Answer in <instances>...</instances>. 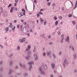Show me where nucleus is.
Segmentation results:
<instances>
[{"label": "nucleus", "instance_id": "9d476101", "mask_svg": "<svg viewBox=\"0 0 77 77\" xmlns=\"http://www.w3.org/2000/svg\"><path fill=\"white\" fill-rule=\"evenodd\" d=\"M26 59L28 60V59H29V58L30 57V56H26L25 57Z\"/></svg>", "mask_w": 77, "mask_h": 77}, {"label": "nucleus", "instance_id": "5701e85b", "mask_svg": "<svg viewBox=\"0 0 77 77\" xmlns=\"http://www.w3.org/2000/svg\"><path fill=\"white\" fill-rule=\"evenodd\" d=\"M10 25H11V26H9V27H11V28H12V26H13L12 25V23H10Z\"/></svg>", "mask_w": 77, "mask_h": 77}, {"label": "nucleus", "instance_id": "6e6d98bb", "mask_svg": "<svg viewBox=\"0 0 77 77\" xmlns=\"http://www.w3.org/2000/svg\"><path fill=\"white\" fill-rule=\"evenodd\" d=\"M19 27H20V26H19V25H17V28H18H18H19Z\"/></svg>", "mask_w": 77, "mask_h": 77}, {"label": "nucleus", "instance_id": "4be33fe9", "mask_svg": "<svg viewBox=\"0 0 77 77\" xmlns=\"http://www.w3.org/2000/svg\"><path fill=\"white\" fill-rule=\"evenodd\" d=\"M40 20H41V22L43 23V22L44 21V20L42 19V18H40Z\"/></svg>", "mask_w": 77, "mask_h": 77}, {"label": "nucleus", "instance_id": "864d4df0", "mask_svg": "<svg viewBox=\"0 0 77 77\" xmlns=\"http://www.w3.org/2000/svg\"><path fill=\"white\" fill-rule=\"evenodd\" d=\"M11 5H12V4H10L8 6V8H9L10 6H11Z\"/></svg>", "mask_w": 77, "mask_h": 77}, {"label": "nucleus", "instance_id": "69168bd1", "mask_svg": "<svg viewBox=\"0 0 77 77\" xmlns=\"http://www.w3.org/2000/svg\"><path fill=\"white\" fill-rule=\"evenodd\" d=\"M24 24L25 25H26V22H25Z\"/></svg>", "mask_w": 77, "mask_h": 77}, {"label": "nucleus", "instance_id": "4d7b16f0", "mask_svg": "<svg viewBox=\"0 0 77 77\" xmlns=\"http://www.w3.org/2000/svg\"><path fill=\"white\" fill-rule=\"evenodd\" d=\"M64 36V35L63 34V35H61V37H63V36Z\"/></svg>", "mask_w": 77, "mask_h": 77}, {"label": "nucleus", "instance_id": "13d9d810", "mask_svg": "<svg viewBox=\"0 0 77 77\" xmlns=\"http://www.w3.org/2000/svg\"><path fill=\"white\" fill-rule=\"evenodd\" d=\"M70 2L71 3V4H72V6H73V4H72V2H71V1H70Z\"/></svg>", "mask_w": 77, "mask_h": 77}, {"label": "nucleus", "instance_id": "412c9836", "mask_svg": "<svg viewBox=\"0 0 77 77\" xmlns=\"http://www.w3.org/2000/svg\"><path fill=\"white\" fill-rule=\"evenodd\" d=\"M55 26H57V24H58V21H57L55 22Z\"/></svg>", "mask_w": 77, "mask_h": 77}, {"label": "nucleus", "instance_id": "a211bd4d", "mask_svg": "<svg viewBox=\"0 0 77 77\" xmlns=\"http://www.w3.org/2000/svg\"><path fill=\"white\" fill-rule=\"evenodd\" d=\"M13 7H12L11 8V10L10 11V12L11 13H12V12H13Z\"/></svg>", "mask_w": 77, "mask_h": 77}, {"label": "nucleus", "instance_id": "de8ad7c7", "mask_svg": "<svg viewBox=\"0 0 77 77\" xmlns=\"http://www.w3.org/2000/svg\"><path fill=\"white\" fill-rule=\"evenodd\" d=\"M50 45H52L53 44V42H50L49 43Z\"/></svg>", "mask_w": 77, "mask_h": 77}, {"label": "nucleus", "instance_id": "58836bf2", "mask_svg": "<svg viewBox=\"0 0 77 77\" xmlns=\"http://www.w3.org/2000/svg\"><path fill=\"white\" fill-rule=\"evenodd\" d=\"M34 2L35 3H36V4L37 3V1H36V0H35L34 1Z\"/></svg>", "mask_w": 77, "mask_h": 77}, {"label": "nucleus", "instance_id": "ddd939ff", "mask_svg": "<svg viewBox=\"0 0 77 77\" xmlns=\"http://www.w3.org/2000/svg\"><path fill=\"white\" fill-rule=\"evenodd\" d=\"M69 36H67L66 40V41L67 42H69Z\"/></svg>", "mask_w": 77, "mask_h": 77}, {"label": "nucleus", "instance_id": "338daca9", "mask_svg": "<svg viewBox=\"0 0 77 77\" xmlns=\"http://www.w3.org/2000/svg\"><path fill=\"white\" fill-rule=\"evenodd\" d=\"M58 77H62V75H60L59 76H58Z\"/></svg>", "mask_w": 77, "mask_h": 77}, {"label": "nucleus", "instance_id": "a18cd8bd", "mask_svg": "<svg viewBox=\"0 0 77 77\" xmlns=\"http://www.w3.org/2000/svg\"><path fill=\"white\" fill-rule=\"evenodd\" d=\"M2 63H3V61H1L0 62V65H2Z\"/></svg>", "mask_w": 77, "mask_h": 77}, {"label": "nucleus", "instance_id": "f8f14e48", "mask_svg": "<svg viewBox=\"0 0 77 77\" xmlns=\"http://www.w3.org/2000/svg\"><path fill=\"white\" fill-rule=\"evenodd\" d=\"M12 72H13V70L11 69H9V74L10 75L11 74V73H12Z\"/></svg>", "mask_w": 77, "mask_h": 77}, {"label": "nucleus", "instance_id": "f704fd0d", "mask_svg": "<svg viewBox=\"0 0 77 77\" xmlns=\"http://www.w3.org/2000/svg\"><path fill=\"white\" fill-rule=\"evenodd\" d=\"M15 2H16V3H18V0H15Z\"/></svg>", "mask_w": 77, "mask_h": 77}, {"label": "nucleus", "instance_id": "c03bdc74", "mask_svg": "<svg viewBox=\"0 0 77 77\" xmlns=\"http://www.w3.org/2000/svg\"><path fill=\"white\" fill-rule=\"evenodd\" d=\"M59 19H60V20H61V19H62V17L61 16H60L59 17Z\"/></svg>", "mask_w": 77, "mask_h": 77}, {"label": "nucleus", "instance_id": "2eb2a0df", "mask_svg": "<svg viewBox=\"0 0 77 77\" xmlns=\"http://www.w3.org/2000/svg\"><path fill=\"white\" fill-rule=\"evenodd\" d=\"M44 68L45 69H47L48 68H47V65L46 64H45L44 66Z\"/></svg>", "mask_w": 77, "mask_h": 77}, {"label": "nucleus", "instance_id": "1a4fd4ad", "mask_svg": "<svg viewBox=\"0 0 77 77\" xmlns=\"http://www.w3.org/2000/svg\"><path fill=\"white\" fill-rule=\"evenodd\" d=\"M18 16L19 17H21V16H23V13L21 12L20 13Z\"/></svg>", "mask_w": 77, "mask_h": 77}, {"label": "nucleus", "instance_id": "a878e982", "mask_svg": "<svg viewBox=\"0 0 77 77\" xmlns=\"http://www.w3.org/2000/svg\"><path fill=\"white\" fill-rule=\"evenodd\" d=\"M43 56H44V57H45L46 56V54H45V53L44 52L43 53Z\"/></svg>", "mask_w": 77, "mask_h": 77}, {"label": "nucleus", "instance_id": "7c9ffc66", "mask_svg": "<svg viewBox=\"0 0 77 77\" xmlns=\"http://www.w3.org/2000/svg\"><path fill=\"white\" fill-rule=\"evenodd\" d=\"M72 23L73 24V25H75V21H73L72 22Z\"/></svg>", "mask_w": 77, "mask_h": 77}, {"label": "nucleus", "instance_id": "473e14b6", "mask_svg": "<svg viewBox=\"0 0 77 77\" xmlns=\"http://www.w3.org/2000/svg\"><path fill=\"white\" fill-rule=\"evenodd\" d=\"M74 72L75 73H76V72H77V70H76V69H75V70H74Z\"/></svg>", "mask_w": 77, "mask_h": 77}, {"label": "nucleus", "instance_id": "bf43d9fd", "mask_svg": "<svg viewBox=\"0 0 77 77\" xmlns=\"http://www.w3.org/2000/svg\"><path fill=\"white\" fill-rule=\"evenodd\" d=\"M46 21H45L44 23V25H46Z\"/></svg>", "mask_w": 77, "mask_h": 77}, {"label": "nucleus", "instance_id": "79ce46f5", "mask_svg": "<svg viewBox=\"0 0 77 77\" xmlns=\"http://www.w3.org/2000/svg\"><path fill=\"white\" fill-rule=\"evenodd\" d=\"M72 50L73 51H74V46H72Z\"/></svg>", "mask_w": 77, "mask_h": 77}, {"label": "nucleus", "instance_id": "8fccbe9b", "mask_svg": "<svg viewBox=\"0 0 77 77\" xmlns=\"http://www.w3.org/2000/svg\"><path fill=\"white\" fill-rule=\"evenodd\" d=\"M33 9L34 10L35 9V4L33 3Z\"/></svg>", "mask_w": 77, "mask_h": 77}, {"label": "nucleus", "instance_id": "c85d7f7f", "mask_svg": "<svg viewBox=\"0 0 77 77\" xmlns=\"http://www.w3.org/2000/svg\"><path fill=\"white\" fill-rule=\"evenodd\" d=\"M51 2H48L47 3V5H48V6H50V4H51Z\"/></svg>", "mask_w": 77, "mask_h": 77}, {"label": "nucleus", "instance_id": "052dcab7", "mask_svg": "<svg viewBox=\"0 0 77 77\" xmlns=\"http://www.w3.org/2000/svg\"><path fill=\"white\" fill-rule=\"evenodd\" d=\"M22 12H23V11H24V8H23L22 9Z\"/></svg>", "mask_w": 77, "mask_h": 77}, {"label": "nucleus", "instance_id": "423d86ee", "mask_svg": "<svg viewBox=\"0 0 77 77\" xmlns=\"http://www.w3.org/2000/svg\"><path fill=\"white\" fill-rule=\"evenodd\" d=\"M34 57L35 58V60H37L38 59V56L36 54H34Z\"/></svg>", "mask_w": 77, "mask_h": 77}, {"label": "nucleus", "instance_id": "20e7f679", "mask_svg": "<svg viewBox=\"0 0 77 77\" xmlns=\"http://www.w3.org/2000/svg\"><path fill=\"white\" fill-rule=\"evenodd\" d=\"M51 66L53 69H55V67L56 66V65L54 63H52L51 64Z\"/></svg>", "mask_w": 77, "mask_h": 77}, {"label": "nucleus", "instance_id": "e2e57ef3", "mask_svg": "<svg viewBox=\"0 0 77 77\" xmlns=\"http://www.w3.org/2000/svg\"><path fill=\"white\" fill-rule=\"evenodd\" d=\"M29 49H26V51H29Z\"/></svg>", "mask_w": 77, "mask_h": 77}, {"label": "nucleus", "instance_id": "a19ab883", "mask_svg": "<svg viewBox=\"0 0 77 77\" xmlns=\"http://www.w3.org/2000/svg\"><path fill=\"white\" fill-rule=\"evenodd\" d=\"M75 7L74 8V9H75V8H77V5H75Z\"/></svg>", "mask_w": 77, "mask_h": 77}, {"label": "nucleus", "instance_id": "0eeeda50", "mask_svg": "<svg viewBox=\"0 0 77 77\" xmlns=\"http://www.w3.org/2000/svg\"><path fill=\"white\" fill-rule=\"evenodd\" d=\"M41 74L42 75H45V72L44 71H42L40 72Z\"/></svg>", "mask_w": 77, "mask_h": 77}, {"label": "nucleus", "instance_id": "cd10ccee", "mask_svg": "<svg viewBox=\"0 0 77 77\" xmlns=\"http://www.w3.org/2000/svg\"><path fill=\"white\" fill-rule=\"evenodd\" d=\"M13 54H10L9 55V57H11V56H13Z\"/></svg>", "mask_w": 77, "mask_h": 77}, {"label": "nucleus", "instance_id": "774afa93", "mask_svg": "<svg viewBox=\"0 0 77 77\" xmlns=\"http://www.w3.org/2000/svg\"><path fill=\"white\" fill-rule=\"evenodd\" d=\"M76 5H77V0L76 2V4H75Z\"/></svg>", "mask_w": 77, "mask_h": 77}, {"label": "nucleus", "instance_id": "3c124183", "mask_svg": "<svg viewBox=\"0 0 77 77\" xmlns=\"http://www.w3.org/2000/svg\"><path fill=\"white\" fill-rule=\"evenodd\" d=\"M2 70H3V68H1L0 69V71H2Z\"/></svg>", "mask_w": 77, "mask_h": 77}, {"label": "nucleus", "instance_id": "680f3d73", "mask_svg": "<svg viewBox=\"0 0 77 77\" xmlns=\"http://www.w3.org/2000/svg\"><path fill=\"white\" fill-rule=\"evenodd\" d=\"M50 77H54V76H53V75H51L50 76Z\"/></svg>", "mask_w": 77, "mask_h": 77}, {"label": "nucleus", "instance_id": "6ab92c4d", "mask_svg": "<svg viewBox=\"0 0 77 77\" xmlns=\"http://www.w3.org/2000/svg\"><path fill=\"white\" fill-rule=\"evenodd\" d=\"M15 26H14V27L12 28V30H13V32H15L14 30H15Z\"/></svg>", "mask_w": 77, "mask_h": 77}, {"label": "nucleus", "instance_id": "dca6fc26", "mask_svg": "<svg viewBox=\"0 0 77 77\" xmlns=\"http://www.w3.org/2000/svg\"><path fill=\"white\" fill-rule=\"evenodd\" d=\"M51 51H49L48 52H47V55H48L49 54H51Z\"/></svg>", "mask_w": 77, "mask_h": 77}, {"label": "nucleus", "instance_id": "9b49d317", "mask_svg": "<svg viewBox=\"0 0 77 77\" xmlns=\"http://www.w3.org/2000/svg\"><path fill=\"white\" fill-rule=\"evenodd\" d=\"M24 77H27L28 76V73H25L23 74Z\"/></svg>", "mask_w": 77, "mask_h": 77}, {"label": "nucleus", "instance_id": "39448f33", "mask_svg": "<svg viewBox=\"0 0 77 77\" xmlns=\"http://www.w3.org/2000/svg\"><path fill=\"white\" fill-rule=\"evenodd\" d=\"M19 65L20 67H23L24 69L26 68V66L25 65H22V64L21 63H19Z\"/></svg>", "mask_w": 77, "mask_h": 77}, {"label": "nucleus", "instance_id": "b1692460", "mask_svg": "<svg viewBox=\"0 0 77 77\" xmlns=\"http://www.w3.org/2000/svg\"><path fill=\"white\" fill-rule=\"evenodd\" d=\"M31 54L30 51H29L28 52V54Z\"/></svg>", "mask_w": 77, "mask_h": 77}, {"label": "nucleus", "instance_id": "393cba45", "mask_svg": "<svg viewBox=\"0 0 77 77\" xmlns=\"http://www.w3.org/2000/svg\"><path fill=\"white\" fill-rule=\"evenodd\" d=\"M5 30H6V31H8L9 30V27H8L7 28H6L5 29Z\"/></svg>", "mask_w": 77, "mask_h": 77}, {"label": "nucleus", "instance_id": "4c0bfd02", "mask_svg": "<svg viewBox=\"0 0 77 77\" xmlns=\"http://www.w3.org/2000/svg\"><path fill=\"white\" fill-rule=\"evenodd\" d=\"M45 35V34H42V38H44V37Z\"/></svg>", "mask_w": 77, "mask_h": 77}, {"label": "nucleus", "instance_id": "f03ea898", "mask_svg": "<svg viewBox=\"0 0 77 77\" xmlns=\"http://www.w3.org/2000/svg\"><path fill=\"white\" fill-rule=\"evenodd\" d=\"M66 64H67V60L66 59H64V62L63 63V66L64 68H65V65Z\"/></svg>", "mask_w": 77, "mask_h": 77}, {"label": "nucleus", "instance_id": "0e129e2a", "mask_svg": "<svg viewBox=\"0 0 77 77\" xmlns=\"http://www.w3.org/2000/svg\"><path fill=\"white\" fill-rule=\"evenodd\" d=\"M14 6H17V3H14Z\"/></svg>", "mask_w": 77, "mask_h": 77}, {"label": "nucleus", "instance_id": "09e8293b", "mask_svg": "<svg viewBox=\"0 0 77 77\" xmlns=\"http://www.w3.org/2000/svg\"><path fill=\"white\" fill-rule=\"evenodd\" d=\"M37 17H39V14L38 13H37Z\"/></svg>", "mask_w": 77, "mask_h": 77}, {"label": "nucleus", "instance_id": "2f4dec72", "mask_svg": "<svg viewBox=\"0 0 77 77\" xmlns=\"http://www.w3.org/2000/svg\"><path fill=\"white\" fill-rule=\"evenodd\" d=\"M68 16L70 18V17H72V14H69Z\"/></svg>", "mask_w": 77, "mask_h": 77}, {"label": "nucleus", "instance_id": "7ed1b4c3", "mask_svg": "<svg viewBox=\"0 0 77 77\" xmlns=\"http://www.w3.org/2000/svg\"><path fill=\"white\" fill-rule=\"evenodd\" d=\"M25 41H26V38H23L22 39H19V42L21 43H23V42Z\"/></svg>", "mask_w": 77, "mask_h": 77}, {"label": "nucleus", "instance_id": "bb28decb", "mask_svg": "<svg viewBox=\"0 0 77 77\" xmlns=\"http://www.w3.org/2000/svg\"><path fill=\"white\" fill-rule=\"evenodd\" d=\"M73 57L74 59H75L76 58V55L75 54H74L73 55Z\"/></svg>", "mask_w": 77, "mask_h": 77}, {"label": "nucleus", "instance_id": "37998d69", "mask_svg": "<svg viewBox=\"0 0 77 77\" xmlns=\"http://www.w3.org/2000/svg\"><path fill=\"white\" fill-rule=\"evenodd\" d=\"M0 46L1 47V48H3V45H0Z\"/></svg>", "mask_w": 77, "mask_h": 77}, {"label": "nucleus", "instance_id": "4468645a", "mask_svg": "<svg viewBox=\"0 0 77 77\" xmlns=\"http://www.w3.org/2000/svg\"><path fill=\"white\" fill-rule=\"evenodd\" d=\"M15 69H19V66L18 65H16L15 67Z\"/></svg>", "mask_w": 77, "mask_h": 77}, {"label": "nucleus", "instance_id": "603ef678", "mask_svg": "<svg viewBox=\"0 0 77 77\" xmlns=\"http://www.w3.org/2000/svg\"><path fill=\"white\" fill-rule=\"evenodd\" d=\"M59 27H57V28H56V30H59Z\"/></svg>", "mask_w": 77, "mask_h": 77}, {"label": "nucleus", "instance_id": "ea45409f", "mask_svg": "<svg viewBox=\"0 0 77 77\" xmlns=\"http://www.w3.org/2000/svg\"><path fill=\"white\" fill-rule=\"evenodd\" d=\"M25 12H26V11L24 10L23 13L24 15H26V14H25Z\"/></svg>", "mask_w": 77, "mask_h": 77}, {"label": "nucleus", "instance_id": "f3484780", "mask_svg": "<svg viewBox=\"0 0 77 77\" xmlns=\"http://www.w3.org/2000/svg\"><path fill=\"white\" fill-rule=\"evenodd\" d=\"M39 71H40V72H41V71H42L43 70H42V67H40L39 68Z\"/></svg>", "mask_w": 77, "mask_h": 77}, {"label": "nucleus", "instance_id": "49530a36", "mask_svg": "<svg viewBox=\"0 0 77 77\" xmlns=\"http://www.w3.org/2000/svg\"><path fill=\"white\" fill-rule=\"evenodd\" d=\"M62 54V52H59V55H60V54Z\"/></svg>", "mask_w": 77, "mask_h": 77}, {"label": "nucleus", "instance_id": "c756f323", "mask_svg": "<svg viewBox=\"0 0 77 77\" xmlns=\"http://www.w3.org/2000/svg\"><path fill=\"white\" fill-rule=\"evenodd\" d=\"M57 17H56V16H55L54 17V20H57Z\"/></svg>", "mask_w": 77, "mask_h": 77}, {"label": "nucleus", "instance_id": "f257e3e1", "mask_svg": "<svg viewBox=\"0 0 77 77\" xmlns=\"http://www.w3.org/2000/svg\"><path fill=\"white\" fill-rule=\"evenodd\" d=\"M32 64H33V61H31L28 63V64L30 65L28 68V69L30 71H31V70H32Z\"/></svg>", "mask_w": 77, "mask_h": 77}, {"label": "nucleus", "instance_id": "c9c22d12", "mask_svg": "<svg viewBox=\"0 0 77 77\" xmlns=\"http://www.w3.org/2000/svg\"><path fill=\"white\" fill-rule=\"evenodd\" d=\"M53 57H54V58H56V55H55V54H53Z\"/></svg>", "mask_w": 77, "mask_h": 77}, {"label": "nucleus", "instance_id": "72a5a7b5", "mask_svg": "<svg viewBox=\"0 0 77 77\" xmlns=\"http://www.w3.org/2000/svg\"><path fill=\"white\" fill-rule=\"evenodd\" d=\"M57 33H58V34L59 35H60V31H58Z\"/></svg>", "mask_w": 77, "mask_h": 77}, {"label": "nucleus", "instance_id": "e433bc0d", "mask_svg": "<svg viewBox=\"0 0 77 77\" xmlns=\"http://www.w3.org/2000/svg\"><path fill=\"white\" fill-rule=\"evenodd\" d=\"M30 48H31V46H28V49H29V50H30Z\"/></svg>", "mask_w": 77, "mask_h": 77}, {"label": "nucleus", "instance_id": "aec40b11", "mask_svg": "<svg viewBox=\"0 0 77 77\" xmlns=\"http://www.w3.org/2000/svg\"><path fill=\"white\" fill-rule=\"evenodd\" d=\"M17 50L18 51L20 50V46H17Z\"/></svg>", "mask_w": 77, "mask_h": 77}, {"label": "nucleus", "instance_id": "5fc2aeb1", "mask_svg": "<svg viewBox=\"0 0 77 77\" xmlns=\"http://www.w3.org/2000/svg\"><path fill=\"white\" fill-rule=\"evenodd\" d=\"M50 38H51V35H50L48 37V38L50 39Z\"/></svg>", "mask_w": 77, "mask_h": 77}, {"label": "nucleus", "instance_id": "6e6552de", "mask_svg": "<svg viewBox=\"0 0 77 77\" xmlns=\"http://www.w3.org/2000/svg\"><path fill=\"white\" fill-rule=\"evenodd\" d=\"M13 63V62L12 61V60H11L9 62L10 66H12V65Z\"/></svg>", "mask_w": 77, "mask_h": 77}]
</instances>
